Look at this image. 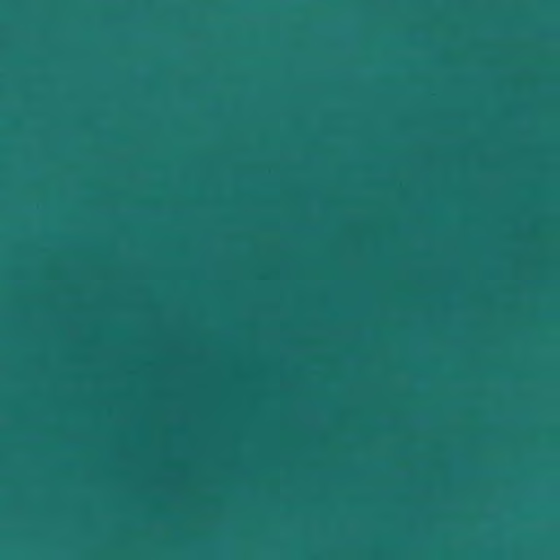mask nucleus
Segmentation results:
<instances>
[{"instance_id":"nucleus-1","label":"nucleus","mask_w":560,"mask_h":560,"mask_svg":"<svg viewBox=\"0 0 560 560\" xmlns=\"http://www.w3.org/2000/svg\"><path fill=\"white\" fill-rule=\"evenodd\" d=\"M0 358H152V352H0Z\"/></svg>"},{"instance_id":"nucleus-2","label":"nucleus","mask_w":560,"mask_h":560,"mask_svg":"<svg viewBox=\"0 0 560 560\" xmlns=\"http://www.w3.org/2000/svg\"><path fill=\"white\" fill-rule=\"evenodd\" d=\"M0 350H152V346H0Z\"/></svg>"}]
</instances>
